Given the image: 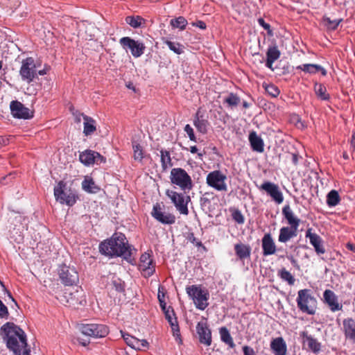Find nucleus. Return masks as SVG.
Here are the masks:
<instances>
[{
  "label": "nucleus",
  "mask_w": 355,
  "mask_h": 355,
  "mask_svg": "<svg viewBox=\"0 0 355 355\" xmlns=\"http://www.w3.org/2000/svg\"><path fill=\"white\" fill-rule=\"evenodd\" d=\"M317 301L311 295L309 289H302L297 293V304L299 309L309 315H313L315 312Z\"/></svg>",
  "instance_id": "obj_5"
},
{
  "label": "nucleus",
  "mask_w": 355,
  "mask_h": 355,
  "mask_svg": "<svg viewBox=\"0 0 355 355\" xmlns=\"http://www.w3.org/2000/svg\"><path fill=\"white\" fill-rule=\"evenodd\" d=\"M139 268L144 277H150L154 273L155 266L150 254L145 252L141 254Z\"/></svg>",
  "instance_id": "obj_17"
},
{
  "label": "nucleus",
  "mask_w": 355,
  "mask_h": 355,
  "mask_svg": "<svg viewBox=\"0 0 355 355\" xmlns=\"http://www.w3.org/2000/svg\"><path fill=\"white\" fill-rule=\"evenodd\" d=\"M82 187L84 191L91 193H96L100 191V187L96 184L92 178L86 177L82 182Z\"/></svg>",
  "instance_id": "obj_32"
},
{
  "label": "nucleus",
  "mask_w": 355,
  "mask_h": 355,
  "mask_svg": "<svg viewBox=\"0 0 355 355\" xmlns=\"http://www.w3.org/2000/svg\"><path fill=\"white\" fill-rule=\"evenodd\" d=\"M258 23L259 24L262 26L266 31H268V34L271 35H272V30L270 29V26L269 24L265 22V21L263 20V19L262 18H259L258 19Z\"/></svg>",
  "instance_id": "obj_52"
},
{
  "label": "nucleus",
  "mask_w": 355,
  "mask_h": 355,
  "mask_svg": "<svg viewBox=\"0 0 355 355\" xmlns=\"http://www.w3.org/2000/svg\"><path fill=\"white\" fill-rule=\"evenodd\" d=\"M112 285L115 288L116 291L121 292L124 289L123 284L121 279H114L112 281Z\"/></svg>",
  "instance_id": "obj_53"
},
{
  "label": "nucleus",
  "mask_w": 355,
  "mask_h": 355,
  "mask_svg": "<svg viewBox=\"0 0 355 355\" xmlns=\"http://www.w3.org/2000/svg\"><path fill=\"white\" fill-rule=\"evenodd\" d=\"M350 144H351V147L353 148V150H355V132H354L352 134Z\"/></svg>",
  "instance_id": "obj_60"
},
{
  "label": "nucleus",
  "mask_w": 355,
  "mask_h": 355,
  "mask_svg": "<svg viewBox=\"0 0 355 355\" xmlns=\"http://www.w3.org/2000/svg\"><path fill=\"white\" fill-rule=\"evenodd\" d=\"M232 218L239 224L244 223V217L239 210H235L232 213Z\"/></svg>",
  "instance_id": "obj_48"
},
{
  "label": "nucleus",
  "mask_w": 355,
  "mask_h": 355,
  "mask_svg": "<svg viewBox=\"0 0 355 355\" xmlns=\"http://www.w3.org/2000/svg\"><path fill=\"white\" fill-rule=\"evenodd\" d=\"M263 256H269L276 252V245L270 234H266L261 240Z\"/></svg>",
  "instance_id": "obj_21"
},
{
  "label": "nucleus",
  "mask_w": 355,
  "mask_h": 355,
  "mask_svg": "<svg viewBox=\"0 0 355 355\" xmlns=\"http://www.w3.org/2000/svg\"><path fill=\"white\" fill-rule=\"evenodd\" d=\"M186 291L197 309L203 311L208 306L209 294L207 290L202 289L200 285H191L186 288Z\"/></svg>",
  "instance_id": "obj_4"
},
{
  "label": "nucleus",
  "mask_w": 355,
  "mask_h": 355,
  "mask_svg": "<svg viewBox=\"0 0 355 355\" xmlns=\"http://www.w3.org/2000/svg\"><path fill=\"white\" fill-rule=\"evenodd\" d=\"M133 157L135 161L141 162L144 158L143 148L136 141H132Z\"/></svg>",
  "instance_id": "obj_39"
},
{
  "label": "nucleus",
  "mask_w": 355,
  "mask_h": 355,
  "mask_svg": "<svg viewBox=\"0 0 355 355\" xmlns=\"http://www.w3.org/2000/svg\"><path fill=\"white\" fill-rule=\"evenodd\" d=\"M346 248L351 251L355 252V245L352 243H347L346 244Z\"/></svg>",
  "instance_id": "obj_61"
},
{
  "label": "nucleus",
  "mask_w": 355,
  "mask_h": 355,
  "mask_svg": "<svg viewBox=\"0 0 355 355\" xmlns=\"http://www.w3.org/2000/svg\"><path fill=\"white\" fill-rule=\"evenodd\" d=\"M8 315L9 313L7 306L0 300V318L8 319Z\"/></svg>",
  "instance_id": "obj_50"
},
{
  "label": "nucleus",
  "mask_w": 355,
  "mask_h": 355,
  "mask_svg": "<svg viewBox=\"0 0 355 355\" xmlns=\"http://www.w3.org/2000/svg\"><path fill=\"white\" fill-rule=\"evenodd\" d=\"M187 239L198 247L202 245V242L199 241L198 239H196L194 236V234L192 232L188 234Z\"/></svg>",
  "instance_id": "obj_51"
},
{
  "label": "nucleus",
  "mask_w": 355,
  "mask_h": 355,
  "mask_svg": "<svg viewBox=\"0 0 355 355\" xmlns=\"http://www.w3.org/2000/svg\"><path fill=\"white\" fill-rule=\"evenodd\" d=\"M241 103V98L235 94L230 93L225 98L224 103H227L230 107H235Z\"/></svg>",
  "instance_id": "obj_41"
},
{
  "label": "nucleus",
  "mask_w": 355,
  "mask_h": 355,
  "mask_svg": "<svg viewBox=\"0 0 355 355\" xmlns=\"http://www.w3.org/2000/svg\"><path fill=\"white\" fill-rule=\"evenodd\" d=\"M54 196L56 201L62 205L69 207L73 206L77 200L78 196L74 191L67 187L63 181H60L54 188Z\"/></svg>",
  "instance_id": "obj_3"
},
{
  "label": "nucleus",
  "mask_w": 355,
  "mask_h": 355,
  "mask_svg": "<svg viewBox=\"0 0 355 355\" xmlns=\"http://www.w3.org/2000/svg\"><path fill=\"white\" fill-rule=\"evenodd\" d=\"M159 297V303H160V306L162 307V310L164 311V312H165V311L167 310L168 308H166V303L160 298V296L159 295L158 296Z\"/></svg>",
  "instance_id": "obj_59"
},
{
  "label": "nucleus",
  "mask_w": 355,
  "mask_h": 355,
  "mask_svg": "<svg viewBox=\"0 0 355 355\" xmlns=\"http://www.w3.org/2000/svg\"><path fill=\"white\" fill-rule=\"evenodd\" d=\"M270 347L275 355H286V345L282 337L272 340Z\"/></svg>",
  "instance_id": "obj_26"
},
{
  "label": "nucleus",
  "mask_w": 355,
  "mask_h": 355,
  "mask_svg": "<svg viewBox=\"0 0 355 355\" xmlns=\"http://www.w3.org/2000/svg\"><path fill=\"white\" fill-rule=\"evenodd\" d=\"M138 347L136 348L137 350H141L148 347V343L146 340H138Z\"/></svg>",
  "instance_id": "obj_55"
},
{
  "label": "nucleus",
  "mask_w": 355,
  "mask_h": 355,
  "mask_svg": "<svg viewBox=\"0 0 355 355\" xmlns=\"http://www.w3.org/2000/svg\"><path fill=\"white\" fill-rule=\"evenodd\" d=\"M99 250L105 256L121 257L126 260L132 255V247L122 233H116L110 239L102 242L99 245Z\"/></svg>",
  "instance_id": "obj_2"
},
{
  "label": "nucleus",
  "mask_w": 355,
  "mask_h": 355,
  "mask_svg": "<svg viewBox=\"0 0 355 355\" xmlns=\"http://www.w3.org/2000/svg\"><path fill=\"white\" fill-rule=\"evenodd\" d=\"M81 116H83L84 119L83 133L86 136L92 135L96 129L95 120L88 116L84 115L83 114H82Z\"/></svg>",
  "instance_id": "obj_31"
},
{
  "label": "nucleus",
  "mask_w": 355,
  "mask_h": 355,
  "mask_svg": "<svg viewBox=\"0 0 355 355\" xmlns=\"http://www.w3.org/2000/svg\"><path fill=\"white\" fill-rule=\"evenodd\" d=\"M166 44L168 46L170 50L173 51L177 54H181L184 52V46L179 43L173 42L171 41H166Z\"/></svg>",
  "instance_id": "obj_44"
},
{
  "label": "nucleus",
  "mask_w": 355,
  "mask_h": 355,
  "mask_svg": "<svg viewBox=\"0 0 355 355\" xmlns=\"http://www.w3.org/2000/svg\"><path fill=\"white\" fill-rule=\"evenodd\" d=\"M196 331L200 343L209 346L211 343V333L207 322H199L196 326Z\"/></svg>",
  "instance_id": "obj_18"
},
{
  "label": "nucleus",
  "mask_w": 355,
  "mask_h": 355,
  "mask_svg": "<svg viewBox=\"0 0 355 355\" xmlns=\"http://www.w3.org/2000/svg\"><path fill=\"white\" fill-rule=\"evenodd\" d=\"M0 333L7 348L13 355H31L26 334L19 326L8 322L1 326Z\"/></svg>",
  "instance_id": "obj_1"
},
{
  "label": "nucleus",
  "mask_w": 355,
  "mask_h": 355,
  "mask_svg": "<svg viewBox=\"0 0 355 355\" xmlns=\"http://www.w3.org/2000/svg\"><path fill=\"white\" fill-rule=\"evenodd\" d=\"M219 332L221 340L230 348H234L235 347V344L229 330L226 327H223L220 329Z\"/></svg>",
  "instance_id": "obj_34"
},
{
  "label": "nucleus",
  "mask_w": 355,
  "mask_h": 355,
  "mask_svg": "<svg viewBox=\"0 0 355 355\" xmlns=\"http://www.w3.org/2000/svg\"><path fill=\"white\" fill-rule=\"evenodd\" d=\"M324 302L331 311L335 312L342 310L343 306L338 302L337 295L331 290H325L323 293Z\"/></svg>",
  "instance_id": "obj_19"
},
{
  "label": "nucleus",
  "mask_w": 355,
  "mask_h": 355,
  "mask_svg": "<svg viewBox=\"0 0 355 355\" xmlns=\"http://www.w3.org/2000/svg\"><path fill=\"white\" fill-rule=\"evenodd\" d=\"M279 276L280 277L284 280L286 281L289 285H293L295 283V278L291 275L290 272L286 270V269H282L279 272Z\"/></svg>",
  "instance_id": "obj_45"
},
{
  "label": "nucleus",
  "mask_w": 355,
  "mask_h": 355,
  "mask_svg": "<svg viewBox=\"0 0 355 355\" xmlns=\"http://www.w3.org/2000/svg\"><path fill=\"white\" fill-rule=\"evenodd\" d=\"M265 90L272 97H277L279 94V89L274 85H266Z\"/></svg>",
  "instance_id": "obj_47"
},
{
  "label": "nucleus",
  "mask_w": 355,
  "mask_h": 355,
  "mask_svg": "<svg viewBox=\"0 0 355 355\" xmlns=\"http://www.w3.org/2000/svg\"><path fill=\"white\" fill-rule=\"evenodd\" d=\"M161 153V162L162 167L163 170H166L168 167L172 166L173 163L171 162V158L170 156V153L167 150H162Z\"/></svg>",
  "instance_id": "obj_40"
},
{
  "label": "nucleus",
  "mask_w": 355,
  "mask_h": 355,
  "mask_svg": "<svg viewBox=\"0 0 355 355\" xmlns=\"http://www.w3.org/2000/svg\"><path fill=\"white\" fill-rule=\"evenodd\" d=\"M58 273L61 282L65 286H72L78 282V275L73 267L62 264L60 266Z\"/></svg>",
  "instance_id": "obj_12"
},
{
  "label": "nucleus",
  "mask_w": 355,
  "mask_h": 355,
  "mask_svg": "<svg viewBox=\"0 0 355 355\" xmlns=\"http://www.w3.org/2000/svg\"><path fill=\"white\" fill-rule=\"evenodd\" d=\"M166 194L171 200L177 210H178L180 214L184 215L189 214L187 204L188 202L190 201L189 196L185 198L184 194L171 190H167Z\"/></svg>",
  "instance_id": "obj_10"
},
{
  "label": "nucleus",
  "mask_w": 355,
  "mask_h": 355,
  "mask_svg": "<svg viewBox=\"0 0 355 355\" xmlns=\"http://www.w3.org/2000/svg\"><path fill=\"white\" fill-rule=\"evenodd\" d=\"M341 19H335L331 20L329 17L323 18L324 25L327 27V28L330 30H335L341 22Z\"/></svg>",
  "instance_id": "obj_43"
},
{
  "label": "nucleus",
  "mask_w": 355,
  "mask_h": 355,
  "mask_svg": "<svg viewBox=\"0 0 355 355\" xmlns=\"http://www.w3.org/2000/svg\"><path fill=\"white\" fill-rule=\"evenodd\" d=\"M297 228L283 227L279 230L278 241L281 243H286L291 239L297 236Z\"/></svg>",
  "instance_id": "obj_25"
},
{
  "label": "nucleus",
  "mask_w": 355,
  "mask_h": 355,
  "mask_svg": "<svg viewBox=\"0 0 355 355\" xmlns=\"http://www.w3.org/2000/svg\"><path fill=\"white\" fill-rule=\"evenodd\" d=\"M312 229L309 228L306 232V238H309L311 244L314 247L315 251L318 254H322L325 252V249L322 245V238L315 233L311 232Z\"/></svg>",
  "instance_id": "obj_20"
},
{
  "label": "nucleus",
  "mask_w": 355,
  "mask_h": 355,
  "mask_svg": "<svg viewBox=\"0 0 355 355\" xmlns=\"http://www.w3.org/2000/svg\"><path fill=\"white\" fill-rule=\"evenodd\" d=\"M121 46L126 51L129 49L131 54L135 58H139L144 53L146 49L145 44L139 41L132 39L130 37H123L120 39Z\"/></svg>",
  "instance_id": "obj_9"
},
{
  "label": "nucleus",
  "mask_w": 355,
  "mask_h": 355,
  "mask_svg": "<svg viewBox=\"0 0 355 355\" xmlns=\"http://www.w3.org/2000/svg\"><path fill=\"white\" fill-rule=\"evenodd\" d=\"M170 24L173 28L184 30L187 24V21L184 17H179L171 19Z\"/></svg>",
  "instance_id": "obj_42"
},
{
  "label": "nucleus",
  "mask_w": 355,
  "mask_h": 355,
  "mask_svg": "<svg viewBox=\"0 0 355 355\" xmlns=\"http://www.w3.org/2000/svg\"><path fill=\"white\" fill-rule=\"evenodd\" d=\"M292 162L293 163L296 165L298 162V156L296 154L292 155Z\"/></svg>",
  "instance_id": "obj_62"
},
{
  "label": "nucleus",
  "mask_w": 355,
  "mask_h": 355,
  "mask_svg": "<svg viewBox=\"0 0 355 355\" xmlns=\"http://www.w3.org/2000/svg\"><path fill=\"white\" fill-rule=\"evenodd\" d=\"M193 125L202 134L207 133L208 122L207 120L200 118L198 113H196V117L193 120Z\"/></svg>",
  "instance_id": "obj_35"
},
{
  "label": "nucleus",
  "mask_w": 355,
  "mask_h": 355,
  "mask_svg": "<svg viewBox=\"0 0 355 355\" xmlns=\"http://www.w3.org/2000/svg\"><path fill=\"white\" fill-rule=\"evenodd\" d=\"M170 179L172 184L178 186L183 191H190L193 182L190 175L181 168H174L171 171Z\"/></svg>",
  "instance_id": "obj_6"
},
{
  "label": "nucleus",
  "mask_w": 355,
  "mask_h": 355,
  "mask_svg": "<svg viewBox=\"0 0 355 355\" xmlns=\"http://www.w3.org/2000/svg\"><path fill=\"white\" fill-rule=\"evenodd\" d=\"M9 144V139L3 136H0V148Z\"/></svg>",
  "instance_id": "obj_57"
},
{
  "label": "nucleus",
  "mask_w": 355,
  "mask_h": 355,
  "mask_svg": "<svg viewBox=\"0 0 355 355\" xmlns=\"http://www.w3.org/2000/svg\"><path fill=\"white\" fill-rule=\"evenodd\" d=\"M243 352L244 355H257L254 350L248 345L243 347Z\"/></svg>",
  "instance_id": "obj_54"
},
{
  "label": "nucleus",
  "mask_w": 355,
  "mask_h": 355,
  "mask_svg": "<svg viewBox=\"0 0 355 355\" xmlns=\"http://www.w3.org/2000/svg\"><path fill=\"white\" fill-rule=\"evenodd\" d=\"M78 341L79 343L83 345V346H87L89 343V341H87V340H81L80 338H78Z\"/></svg>",
  "instance_id": "obj_63"
},
{
  "label": "nucleus",
  "mask_w": 355,
  "mask_h": 355,
  "mask_svg": "<svg viewBox=\"0 0 355 355\" xmlns=\"http://www.w3.org/2000/svg\"><path fill=\"white\" fill-rule=\"evenodd\" d=\"M123 338L128 346H130L132 348L135 349L137 347H138V345H137L138 340H139L138 338H137L134 336H132L129 334H123Z\"/></svg>",
  "instance_id": "obj_46"
},
{
  "label": "nucleus",
  "mask_w": 355,
  "mask_h": 355,
  "mask_svg": "<svg viewBox=\"0 0 355 355\" xmlns=\"http://www.w3.org/2000/svg\"><path fill=\"white\" fill-rule=\"evenodd\" d=\"M78 329L83 335L93 338H103L109 333L108 327L102 324H81Z\"/></svg>",
  "instance_id": "obj_7"
},
{
  "label": "nucleus",
  "mask_w": 355,
  "mask_h": 355,
  "mask_svg": "<svg viewBox=\"0 0 355 355\" xmlns=\"http://www.w3.org/2000/svg\"><path fill=\"white\" fill-rule=\"evenodd\" d=\"M314 91L318 98L323 101H327L329 99V95L327 93L326 87L320 84L315 83L314 86Z\"/></svg>",
  "instance_id": "obj_37"
},
{
  "label": "nucleus",
  "mask_w": 355,
  "mask_h": 355,
  "mask_svg": "<svg viewBox=\"0 0 355 355\" xmlns=\"http://www.w3.org/2000/svg\"><path fill=\"white\" fill-rule=\"evenodd\" d=\"M193 26H196L197 27H199L200 29H205L206 28V24L202 21H198L196 23H193Z\"/></svg>",
  "instance_id": "obj_58"
},
{
  "label": "nucleus",
  "mask_w": 355,
  "mask_h": 355,
  "mask_svg": "<svg viewBox=\"0 0 355 355\" xmlns=\"http://www.w3.org/2000/svg\"><path fill=\"white\" fill-rule=\"evenodd\" d=\"M166 319L169 322L171 327L172 329L173 334L175 337H176V340H180L181 341V339L180 338V329L179 326L177 322V318H173V315H174L173 310H171V307H168L167 310L164 312Z\"/></svg>",
  "instance_id": "obj_23"
},
{
  "label": "nucleus",
  "mask_w": 355,
  "mask_h": 355,
  "mask_svg": "<svg viewBox=\"0 0 355 355\" xmlns=\"http://www.w3.org/2000/svg\"><path fill=\"white\" fill-rule=\"evenodd\" d=\"M260 189L265 191L277 204L279 205L283 202V193L280 191L279 186L275 183L265 182L261 185Z\"/></svg>",
  "instance_id": "obj_16"
},
{
  "label": "nucleus",
  "mask_w": 355,
  "mask_h": 355,
  "mask_svg": "<svg viewBox=\"0 0 355 355\" xmlns=\"http://www.w3.org/2000/svg\"><path fill=\"white\" fill-rule=\"evenodd\" d=\"M151 215L155 219L162 224L172 225L175 222V216L172 214L163 211L159 203L153 205Z\"/></svg>",
  "instance_id": "obj_15"
},
{
  "label": "nucleus",
  "mask_w": 355,
  "mask_h": 355,
  "mask_svg": "<svg viewBox=\"0 0 355 355\" xmlns=\"http://www.w3.org/2000/svg\"><path fill=\"white\" fill-rule=\"evenodd\" d=\"M301 336L304 339V342L307 343L309 348L313 352L318 353L320 351L321 344L315 338L309 335L306 331L302 332Z\"/></svg>",
  "instance_id": "obj_29"
},
{
  "label": "nucleus",
  "mask_w": 355,
  "mask_h": 355,
  "mask_svg": "<svg viewBox=\"0 0 355 355\" xmlns=\"http://www.w3.org/2000/svg\"><path fill=\"white\" fill-rule=\"evenodd\" d=\"M125 21L128 24L134 28H137L145 24L144 19L139 15L128 16L125 17Z\"/></svg>",
  "instance_id": "obj_36"
},
{
  "label": "nucleus",
  "mask_w": 355,
  "mask_h": 355,
  "mask_svg": "<svg viewBox=\"0 0 355 355\" xmlns=\"http://www.w3.org/2000/svg\"><path fill=\"white\" fill-rule=\"evenodd\" d=\"M79 159L85 166L94 164H100L105 162V158L98 152L92 150H85L80 153Z\"/></svg>",
  "instance_id": "obj_14"
},
{
  "label": "nucleus",
  "mask_w": 355,
  "mask_h": 355,
  "mask_svg": "<svg viewBox=\"0 0 355 355\" xmlns=\"http://www.w3.org/2000/svg\"><path fill=\"white\" fill-rule=\"evenodd\" d=\"M184 131L188 135L191 141H196V137L195 136L193 129L190 125L187 124L185 125Z\"/></svg>",
  "instance_id": "obj_49"
},
{
  "label": "nucleus",
  "mask_w": 355,
  "mask_h": 355,
  "mask_svg": "<svg viewBox=\"0 0 355 355\" xmlns=\"http://www.w3.org/2000/svg\"><path fill=\"white\" fill-rule=\"evenodd\" d=\"M10 108L11 114L15 118L29 119L33 116V112L18 101H12Z\"/></svg>",
  "instance_id": "obj_13"
},
{
  "label": "nucleus",
  "mask_w": 355,
  "mask_h": 355,
  "mask_svg": "<svg viewBox=\"0 0 355 355\" xmlns=\"http://www.w3.org/2000/svg\"><path fill=\"white\" fill-rule=\"evenodd\" d=\"M19 73L22 80L28 83H31L37 77L36 66L33 58L23 60Z\"/></svg>",
  "instance_id": "obj_11"
},
{
  "label": "nucleus",
  "mask_w": 355,
  "mask_h": 355,
  "mask_svg": "<svg viewBox=\"0 0 355 355\" xmlns=\"http://www.w3.org/2000/svg\"><path fill=\"white\" fill-rule=\"evenodd\" d=\"M343 331L345 338L353 341L355 339V320L352 318L344 319Z\"/></svg>",
  "instance_id": "obj_22"
},
{
  "label": "nucleus",
  "mask_w": 355,
  "mask_h": 355,
  "mask_svg": "<svg viewBox=\"0 0 355 355\" xmlns=\"http://www.w3.org/2000/svg\"><path fill=\"white\" fill-rule=\"evenodd\" d=\"M234 251L237 257L241 261L250 258L251 254L250 246L242 243L234 245Z\"/></svg>",
  "instance_id": "obj_28"
},
{
  "label": "nucleus",
  "mask_w": 355,
  "mask_h": 355,
  "mask_svg": "<svg viewBox=\"0 0 355 355\" xmlns=\"http://www.w3.org/2000/svg\"><path fill=\"white\" fill-rule=\"evenodd\" d=\"M227 176L220 171L216 170L208 173L206 178L207 184L218 191H227V186L225 182Z\"/></svg>",
  "instance_id": "obj_8"
},
{
  "label": "nucleus",
  "mask_w": 355,
  "mask_h": 355,
  "mask_svg": "<svg viewBox=\"0 0 355 355\" xmlns=\"http://www.w3.org/2000/svg\"><path fill=\"white\" fill-rule=\"evenodd\" d=\"M267 60L266 65L268 68L273 70L272 64L276 61L280 56V51L277 46H270L266 53Z\"/></svg>",
  "instance_id": "obj_30"
},
{
  "label": "nucleus",
  "mask_w": 355,
  "mask_h": 355,
  "mask_svg": "<svg viewBox=\"0 0 355 355\" xmlns=\"http://www.w3.org/2000/svg\"><path fill=\"white\" fill-rule=\"evenodd\" d=\"M197 151H198V148H197V147L196 146H191L190 152L191 153H197Z\"/></svg>",
  "instance_id": "obj_64"
},
{
  "label": "nucleus",
  "mask_w": 355,
  "mask_h": 355,
  "mask_svg": "<svg viewBox=\"0 0 355 355\" xmlns=\"http://www.w3.org/2000/svg\"><path fill=\"white\" fill-rule=\"evenodd\" d=\"M305 72H308L309 73H315L318 71H320L323 76H326L327 71L322 67L320 65L315 64H304L298 67Z\"/></svg>",
  "instance_id": "obj_33"
},
{
  "label": "nucleus",
  "mask_w": 355,
  "mask_h": 355,
  "mask_svg": "<svg viewBox=\"0 0 355 355\" xmlns=\"http://www.w3.org/2000/svg\"><path fill=\"white\" fill-rule=\"evenodd\" d=\"M340 198L337 191L331 190L327 196V204L329 207H335L340 202Z\"/></svg>",
  "instance_id": "obj_38"
},
{
  "label": "nucleus",
  "mask_w": 355,
  "mask_h": 355,
  "mask_svg": "<svg viewBox=\"0 0 355 355\" xmlns=\"http://www.w3.org/2000/svg\"><path fill=\"white\" fill-rule=\"evenodd\" d=\"M212 193H209L208 192L205 193L203 196L200 198V202L202 205H206L209 204L210 202V200L208 198V196H211Z\"/></svg>",
  "instance_id": "obj_56"
},
{
  "label": "nucleus",
  "mask_w": 355,
  "mask_h": 355,
  "mask_svg": "<svg viewBox=\"0 0 355 355\" xmlns=\"http://www.w3.org/2000/svg\"><path fill=\"white\" fill-rule=\"evenodd\" d=\"M249 141L254 151H257L258 153H262L263 151V141L259 136L257 135L256 132L252 131L250 133Z\"/></svg>",
  "instance_id": "obj_27"
},
{
  "label": "nucleus",
  "mask_w": 355,
  "mask_h": 355,
  "mask_svg": "<svg viewBox=\"0 0 355 355\" xmlns=\"http://www.w3.org/2000/svg\"><path fill=\"white\" fill-rule=\"evenodd\" d=\"M282 214L291 227L298 228L300 223V219L295 216L288 205H286L283 207Z\"/></svg>",
  "instance_id": "obj_24"
}]
</instances>
